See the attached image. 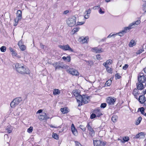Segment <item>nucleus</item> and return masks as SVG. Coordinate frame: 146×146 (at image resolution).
I'll list each match as a JSON object with an SVG mask.
<instances>
[{
	"label": "nucleus",
	"instance_id": "f257e3e1",
	"mask_svg": "<svg viewBox=\"0 0 146 146\" xmlns=\"http://www.w3.org/2000/svg\"><path fill=\"white\" fill-rule=\"evenodd\" d=\"M15 67L16 71L21 74H29L30 73V71L28 68L19 63H16L15 65Z\"/></svg>",
	"mask_w": 146,
	"mask_h": 146
},
{
	"label": "nucleus",
	"instance_id": "f03ea898",
	"mask_svg": "<svg viewBox=\"0 0 146 146\" xmlns=\"http://www.w3.org/2000/svg\"><path fill=\"white\" fill-rule=\"evenodd\" d=\"M141 21L140 20H137L133 22L130 24L128 27H125L123 30L119 33V35H118L120 36H122L125 33H126L127 31H129L131 29L134 27L136 25H139Z\"/></svg>",
	"mask_w": 146,
	"mask_h": 146
},
{
	"label": "nucleus",
	"instance_id": "7ed1b4c3",
	"mask_svg": "<svg viewBox=\"0 0 146 146\" xmlns=\"http://www.w3.org/2000/svg\"><path fill=\"white\" fill-rule=\"evenodd\" d=\"M22 100L21 98H17L14 99L10 103L11 108H14L19 105Z\"/></svg>",
	"mask_w": 146,
	"mask_h": 146
},
{
	"label": "nucleus",
	"instance_id": "20e7f679",
	"mask_svg": "<svg viewBox=\"0 0 146 146\" xmlns=\"http://www.w3.org/2000/svg\"><path fill=\"white\" fill-rule=\"evenodd\" d=\"M73 93L74 96L76 98L77 100V102L78 103V106H80L82 105V102L80 101V99L82 98V96L80 94L78 91L77 90H74L73 91Z\"/></svg>",
	"mask_w": 146,
	"mask_h": 146
},
{
	"label": "nucleus",
	"instance_id": "39448f33",
	"mask_svg": "<svg viewBox=\"0 0 146 146\" xmlns=\"http://www.w3.org/2000/svg\"><path fill=\"white\" fill-rule=\"evenodd\" d=\"M22 11L20 10H18L17 13L16 17L14 19L15 23L14 25L16 26L19 21L22 18Z\"/></svg>",
	"mask_w": 146,
	"mask_h": 146
},
{
	"label": "nucleus",
	"instance_id": "423d86ee",
	"mask_svg": "<svg viewBox=\"0 0 146 146\" xmlns=\"http://www.w3.org/2000/svg\"><path fill=\"white\" fill-rule=\"evenodd\" d=\"M76 20V18L75 17H73L68 18L66 20V23L69 27H72L75 25Z\"/></svg>",
	"mask_w": 146,
	"mask_h": 146
},
{
	"label": "nucleus",
	"instance_id": "0eeeda50",
	"mask_svg": "<svg viewBox=\"0 0 146 146\" xmlns=\"http://www.w3.org/2000/svg\"><path fill=\"white\" fill-rule=\"evenodd\" d=\"M138 79L139 82L145 83V85L146 86V78L143 73H140L139 75L138 76Z\"/></svg>",
	"mask_w": 146,
	"mask_h": 146
},
{
	"label": "nucleus",
	"instance_id": "6e6552de",
	"mask_svg": "<svg viewBox=\"0 0 146 146\" xmlns=\"http://www.w3.org/2000/svg\"><path fill=\"white\" fill-rule=\"evenodd\" d=\"M58 47L64 50H68L69 52H74V50L68 44L66 45H59Z\"/></svg>",
	"mask_w": 146,
	"mask_h": 146
},
{
	"label": "nucleus",
	"instance_id": "1a4fd4ad",
	"mask_svg": "<svg viewBox=\"0 0 146 146\" xmlns=\"http://www.w3.org/2000/svg\"><path fill=\"white\" fill-rule=\"evenodd\" d=\"M89 97L86 95H83L82 96V98L80 99V101L82 102H82L84 104H87L89 100Z\"/></svg>",
	"mask_w": 146,
	"mask_h": 146
},
{
	"label": "nucleus",
	"instance_id": "9d476101",
	"mask_svg": "<svg viewBox=\"0 0 146 146\" xmlns=\"http://www.w3.org/2000/svg\"><path fill=\"white\" fill-rule=\"evenodd\" d=\"M93 143L94 146H105L106 142L101 141L99 140H94Z\"/></svg>",
	"mask_w": 146,
	"mask_h": 146
},
{
	"label": "nucleus",
	"instance_id": "9b49d317",
	"mask_svg": "<svg viewBox=\"0 0 146 146\" xmlns=\"http://www.w3.org/2000/svg\"><path fill=\"white\" fill-rule=\"evenodd\" d=\"M116 99L114 98L111 97H108L106 100L107 103L109 105H113L115 102Z\"/></svg>",
	"mask_w": 146,
	"mask_h": 146
},
{
	"label": "nucleus",
	"instance_id": "f8f14e48",
	"mask_svg": "<svg viewBox=\"0 0 146 146\" xmlns=\"http://www.w3.org/2000/svg\"><path fill=\"white\" fill-rule=\"evenodd\" d=\"M67 71L68 73L73 75L77 76L79 74L78 72L76 70L73 68H69Z\"/></svg>",
	"mask_w": 146,
	"mask_h": 146
},
{
	"label": "nucleus",
	"instance_id": "ddd939ff",
	"mask_svg": "<svg viewBox=\"0 0 146 146\" xmlns=\"http://www.w3.org/2000/svg\"><path fill=\"white\" fill-rule=\"evenodd\" d=\"M49 118L46 113L44 112L42 113L38 116V118L40 120H46Z\"/></svg>",
	"mask_w": 146,
	"mask_h": 146
},
{
	"label": "nucleus",
	"instance_id": "4468645a",
	"mask_svg": "<svg viewBox=\"0 0 146 146\" xmlns=\"http://www.w3.org/2000/svg\"><path fill=\"white\" fill-rule=\"evenodd\" d=\"M91 50L92 51L96 53H100L102 52L103 50L101 48H99L98 47H94L91 48Z\"/></svg>",
	"mask_w": 146,
	"mask_h": 146
},
{
	"label": "nucleus",
	"instance_id": "2eb2a0df",
	"mask_svg": "<svg viewBox=\"0 0 146 146\" xmlns=\"http://www.w3.org/2000/svg\"><path fill=\"white\" fill-rule=\"evenodd\" d=\"M55 68V70L57 69H59L60 68H64L63 66L61 65L60 63L55 62L53 64Z\"/></svg>",
	"mask_w": 146,
	"mask_h": 146
},
{
	"label": "nucleus",
	"instance_id": "dca6fc26",
	"mask_svg": "<svg viewBox=\"0 0 146 146\" xmlns=\"http://www.w3.org/2000/svg\"><path fill=\"white\" fill-rule=\"evenodd\" d=\"M88 36L84 37L82 36L80 37L78 39V40L81 42L84 43L87 42V40H88Z\"/></svg>",
	"mask_w": 146,
	"mask_h": 146
},
{
	"label": "nucleus",
	"instance_id": "f3484780",
	"mask_svg": "<svg viewBox=\"0 0 146 146\" xmlns=\"http://www.w3.org/2000/svg\"><path fill=\"white\" fill-rule=\"evenodd\" d=\"M137 89L140 90H142L144 88L143 85V83L139 82L136 84Z\"/></svg>",
	"mask_w": 146,
	"mask_h": 146
},
{
	"label": "nucleus",
	"instance_id": "a211bd4d",
	"mask_svg": "<svg viewBox=\"0 0 146 146\" xmlns=\"http://www.w3.org/2000/svg\"><path fill=\"white\" fill-rule=\"evenodd\" d=\"M71 130L73 134L75 135H76L78 134V132L76 129L74 124H72L71 125Z\"/></svg>",
	"mask_w": 146,
	"mask_h": 146
},
{
	"label": "nucleus",
	"instance_id": "6ab92c4d",
	"mask_svg": "<svg viewBox=\"0 0 146 146\" xmlns=\"http://www.w3.org/2000/svg\"><path fill=\"white\" fill-rule=\"evenodd\" d=\"M133 94L134 96L137 99L138 96L139 95L138 91L137 89L135 88L134 89L133 92Z\"/></svg>",
	"mask_w": 146,
	"mask_h": 146
},
{
	"label": "nucleus",
	"instance_id": "aec40b11",
	"mask_svg": "<svg viewBox=\"0 0 146 146\" xmlns=\"http://www.w3.org/2000/svg\"><path fill=\"white\" fill-rule=\"evenodd\" d=\"M129 140V138L128 136H125L123 137V140L119 139L118 140H120V141L122 143H124L125 142L128 141Z\"/></svg>",
	"mask_w": 146,
	"mask_h": 146
},
{
	"label": "nucleus",
	"instance_id": "412c9836",
	"mask_svg": "<svg viewBox=\"0 0 146 146\" xmlns=\"http://www.w3.org/2000/svg\"><path fill=\"white\" fill-rule=\"evenodd\" d=\"M138 100L140 103L143 104L145 102V97L143 96H139Z\"/></svg>",
	"mask_w": 146,
	"mask_h": 146
},
{
	"label": "nucleus",
	"instance_id": "4be33fe9",
	"mask_svg": "<svg viewBox=\"0 0 146 146\" xmlns=\"http://www.w3.org/2000/svg\"><path fill=\"white\" fill-rule=\"evenodd\" d=\"M112 62V60L110 59L107 60L106 62L104 63L103 65L104 66H108V65L111 64Z\"/></svg>",
	"mask_w": 146,
	"mask_h": 146
},
{
	"label": "nucleus",
	"instance_id": "5701e85b",
	"mask_svg": "<svg viewBox=\"0 0 146 146\" xmlns=\"http://www.w3.org/2000/svg\"><path fill=\"white\" fill-rule=\"evenodd\" d=\"M94 112L96 114V115L97 117H100L101 115H102V114L100 112V110H95L94 111Z\"/></svg>",
	"mask_w": 146,
	"mask_h": 146
},
{
	"label": "nucleus",
	"instance_id": "b1692460",
	"mask_svg": "<svg viewBox=\"0 0 146 146\" xmlns=\"http://www.w3.org/2000/svg\"><path fill=\"white\" fill-rule=\"evenodd\" d=\"M60 90L58 89H55L53 90V94L54 95H57L60 94Z\"/></svg>",
	"mask_w": 146,
	"mask_h": 146
},
{
	"label": "nucleus",
	"instance_id": "393cba45",
	"mask_svg": "<svg viewBox=\"0 0 146 146\" xmlns=\"http://www.w3.org/2000/svg\"><path fill=\"white\" fill-rule=\"evenodd\" d=\"M62 59L64 61L69 62L70 61L71 57L70 56H67L66 57L63 56L62 57Z\"/></svg>",
	"mask_w": 146,
	"mask_h": 146
},
{
	"label": "nucleus",
	"instance_id": "a878e982",
	"mask_svg": "<svg viewBox=\"0 0 146 146\" xmlns=\"http://www.w3.org/2000/svg\"><path fill=\"white\" fill-rule=\"evenodd\" d=\"M60 110L63 113H67L68 112V109L67 108H62Z\"/></svg>",
	"mask_w": 146,
	"mask_h": 146
},
{
	"label": "nucleus",
	"instance_id": "bb28decb",
	"mask_svg": "<svg viewBox=\"0 0 146 146\" xmlns=\"http://www.w3.org/2000/svg\"><path fill=\"white\" fill-rule=\"evenodd\" d=\"M118 117L117 115H114L111 117V120L113 122H115L117 121Z\"/></svg>",
	"mask_w": 146,
	"mask_h": 146
},
{
	"label": "nucleus",
	"instance_id": "cd10ccee",
	"mask_svg": "<svg viewBox=\"0 0 146 146\" xmlns=\"http://www.w3.org/2000/svg\"><path fill=\"white\" fill-rule=\"evenodd\" d=\"M136 42L135 41L133 40H132L130 42L129 46L130 47H132L136 44Z\"/></svg>",
	"mask_w": 146,
	"mask_h": 146
},
{
	"label": "nucleus",
	"instance_id": "c85d7f7f",
	"mask_svg": "<svg viewBox=\"0 0 146 146\" xmlns=\"http://www.w3.org/2000/svg\"><path fill=\"white\" fill-rule=\"evenodd\" d=\"M104 66L106 67V70L109 73H112V69L111 68L109 67L108 66Z\"/></svg>",
	"mask_w": 146,
	"mask_h": 146
},
{
	"label": "nucleus",
	"instance_id": "c756f323",
	"mask_svg": "<svg viewBox=\"0 0 146 146\" xmlns=\"http://www.w3.org/2000/svg\"><path fill=\"white\" fill-rule=\"evenodd\" d=\"M52 137L53 138L56 140L58 139L59 138L58 135L56 133H53Z\"/></svg>",
	"mask_w": 146,
	"mask_h": 146
},
{
	"label": "nucleus",
	"instance_id": "7c9ffc66",
	"mask_svg": "<svg viewBox=\"0 0 146 146\" xmlns=\"http://www.w3.org/2000/svg\"><path fill=\"white\" fill-rule=\"evenodd\" d=\"M86 127L87 128L88 130H89L90 129L92 128V127L91 123L89 122L88 123L86 126Z\"/></svg>",
	"mask_w": 146,
	"mask_h": 146
},
{
	"label": "nucleus",
	"instance_id": "2f4dec72",
	"mask_svg": "<svg viewBox=\"0 0 146 146\" xmlns=\"http://www.w3.org/2000/svg\"><path fill=\"white\" fill-rule=\"evenodd\" d=\"M142 119V118L141 117H139L138 118L137 120L136 121V125H139V123L141 122V120Z\"/></svg>",
	"mask_w": 146,
	"mask_h": 146
},
{
	"label": "nucleus",
	"instance_id": "473e14b6",
	"mask_svg": "<svg viewBox=\"0 0 146 146\" xmlns=\"http://www.w3.org/2000/svg\"><path fill=\"white\" fill-rule=\"evenodd\" d=\"M20 49L22 51H24L25 50L26 48L25 46L24 45H21V46H19Z\"/></svg>",
	"mask_w": 146,
	"mask_h": 146
},
{
	"label": "nucleus",
	"instance_id": "72a5a7b5",
	"mask_svg": "<svg viewBox=\"0 0 146 146\" xmlns=\"http://www.w3.org/2000/svg\"><path fill=\"white\" fill-rule=\"evenodd\" d=\"M0 49L2 52H4L6 51V48L5 46H3L0 48Z\"/></svg>",
	"mask_w": 146,
	"mask_h": 146
},
{
	"label": "nucleus",
	"instance_id": "f704fd0d",
	"mask_svg": "<svg viewBox=\"0 0 146 146\" xmlns=\"http://www.w3.org/2000/svg\"><path fill=\"white\" fill-rule=\"evenodd\" d=\"M91 10L90 9L85 11V14L86 15H89L91 13Z\"/></svg>",
	"mask_w": 146,
	"mask_h": 146
},
{
	"label": "nucleus",
	"instance_id": "c9c22d12",
	"mask_svg": "<svg viewBox=\"0 0 146 146\" xmlns=\"http://www.w3.org/2000/svg\"><path fill=\"white\" fill-rule=\"evenodd\" d=\"M119 35V33H117L115 34H112V33H111L110 35H109L108 36L107 38H110L112 36H114L115 35Z\"/></svg>",
	"mask_w": 146,
	"mask_h": 146
},
{
	"label": "nucleus",
	"instance_id": "e433bc0d",
	"mask_svg": "<svg viewBox=\"0 0 146 146\" xmlns=\"http://www.w3.org/2000/svg\"><path fill=\"white\" fill-rule=\"evenodd\" d=\"M111 80H109L106 82V84L107 86H109L111 83Z\"/></svg>",
	"mask_w": 146,
	"mask_h": 146
},
{
	"label": "nucleus",
	"instance_id": "4c0bfd02",
	"mask_svg": "<svg viewBox=\"0 0 146 146\" xmlns=\"http://www.w3.org/2000/svg\"><path fill=\"white\" fill-rule=\"evenodd\" d=\"M80 29V28H78V27L74 28L72 30V31L73 32H74V33L77 32H78V31H79Z\"/></svg>",
	"mask_w": 146,
	"mask_h": 146
},
{
	"label": "nucleus",
	"instance_id": "58836bf2",
	"mask_svg": "<svg viewBox=\"0 0 146 146\" xmlns=\"http://www.w3.org/2000/svg\"><path fill=\"white\" fill-rule=\"evenodd\" d=\"M33 128L32 127H31L28 128L27 130V132L29 133H31L33 131Z\"/></svg>",
	"mask_w": 146,
	"mask_h": 146
},
{
	"label": "nucleus",
	"instance_id": "ea45409f",
	"mask_svg": "<svg viewBox=\"0 0 146 146\" xmlns=\"http://www.w3.org/2000/svg\"><path fill=\"white\" fill-rule=\"evenodd\" d=\"M139 110L141 112V114H143L144 113V108L143 107H141L139 108Z\"/></svg>",
	"mask_w": 146,
	"mask_h": 146
},
{
	"label": "nucleus",
	"instance_id": "a19ab883",
	"mask_svg": "<svg viewBox=\"0 0 146 146\" xmlns=\"http://www.w3.org/2000/svg\"><path fill=\"white\" fill-rule=\"evenodd\" d=\"M7 132L9 133H11L12 131V129L10 127H8L6 129Z\"/></svg>",
	"mask_w": 146,
	"mask_h": 146
},
{
	"label": "nucleus",
	"instance_id": "79ce46f5",
	"mask_svg": "<svg viewBox=\"0 0 146 146\" xmlns=\"http://www.w3.org/2000/svg\"><path fill=\"white\" fill-rule=\"evenodd\" d=\"M80 128H81L83 131H85L86 129V128L83 125H80Z\"/></svg>",
	"mask_w": 146,
	"mask_h": 146
},
{
	"label": "nucleus",
	"instance_id": "37998d69",
	"mask_svg": "<svg viewBox=\"0 0 146 146\" xmlns=\"http://www.w3.org/2000/svg\"><path fill=\"white\" fill-rule=\"evenodd\" d=\"M107 104L106 103H102L101 104L100 106V107L101 108H105Z\"/></svg>",
	"mask_w": 146,
	"mask_h": 146
},
{
	"label": "nucleus",
	"instance_id": "c03bdc74",
	"mask_svg": "<svg viewBox=\"0 0 146 146\" xmlns=\"http://www.w3.org/2000/svg\"><path fill=\"white\" fill-rule=\"evenodd\" d=\"M143 9L146 12V3L144 4L143 5Z\"/></svg>",
	"mask_w": 146,
	"mask_h": 146
},
{
	"label": "nucleus",
	"instance_id": "a18cd8bd",
	"mask_svg": "<svg viewBox=\"0 0 146 146\" xmlns=\"http://www.w3.org/2000/svg\"><path fill=\"white\" fill-rule=\"evenodd\" d=\"M89 134L92 137L94 136L95 135L94 131L90 132H89Z\"/></svg>",
	"mask_w": 146,
	"mask_h": 146
},
{
	"label": "nucleus",
	"instance_id": "49530a36",
	"mask_svg": "<svg viewBox=\"0 0 146 146\" xmlns=\"http://www.w3.org/2000/svg\"><path fill=\"white\" fill-rule=\"evenodd\" d=\"M143 51L144 50L143 49L139 50L136 52V53L137 54H139L141 53L142 52H143Z\"/></svg>",
	"mask_w": 146,
	"mask_h": 146
},
{
	"label": "nucleus",
	"instance_id": "de8ad7c7",
	"mask_svg": "<svg viewBox=\"0 0 146 146\" xmlns=\"http://www.w3.org/2000/svg\"><path fill=\"white\" fill-rule=\"evenodd\" d=\"M12 52V53L11 54L13 56H16L17 55V54L16 52L15 51V50Z\"/></svg>",
	"mask_w": 146,
	"mask_h": 146
},
{
	"label": "nucleus",
	"instance_id": "09e8293b",
	"mask_svg": "<svg viewBox=\"0 0 146 146\" xmlns=\"http://www.w3.org/2000/svg\"><path fill=\"white\" fill-rule=\"evenodd\" d=\"M86 62L88 64L90 65V66L93 64V62L92 61H86Z\"/></svg>",
	"mask_w": 146,
	"mask_h": 146
},
{
	"label": "nucleus",
	"instance_id": "8fccbe9b",
	"mask_svg": "<svg viewBox=\"0 0 146 146\" xmlns=\"http://www.w3.org/2000/svg\"><path fill=\"white\" fill-rule=\"evenodd\" d=\"M99 13L100 14H103L105 13V12L104 11H103L102 9L100 8Z\"/></svg>",
	"mask_w": 146,
	"mask_h": 146
},
{
	"label": "nucleus",
	"instance_id": "3c124183",
	"mask_svg": "<svg viewBox=\"0 0 146 146\" xmlns=\"http://www.w3.org/2000/svg\"><path fill=\"white\" fill-rule=\"evenodd\" d=\"M85 22V20L84 21H83L82 22H77V25H82Z\"/></svg>",
	"mask_w": 146,
	"mask_h": 146
},
{
	"label": "nucleus",
	"instance_id": "603ef678",
	"mask_svg": "<svg viewBox=\"0 0 146 146\" xmlns=\"http://www.w3.org/2000/svg\"><path fill=\"white\" fill-rule=\"evenodd\" d=\"M96 114L94 113H92L90 116V118L91 119H93L95 118L96 116Z\"/></svg>",
	"mask_w": 146,
	"mask_h": 146
},
{
	"label": "nucleus",
	"instance_id": "864d4df0",
	"mask_svg": "<svg viewBox=\"0 0 146 146\" xmlns=\"http://www.w3.org/2000/svg\"><path fill=\"white\" fill-rule=\"evenodd\" d=\"M128 65L127 64H125L124 66L123 67V69L124 70H125L128 68Z\"/></svg>",
	"mask_w": 146,
	"mask_h": 146
},
{
	"label": "nucleus",
	"instance_id": "5fc2aeb1",
	"mask_svg": "<svg viewBox=\"0 0 146 146\" xmlns=\"http://www.w3.org/2000/svg\"><path fill=\"white\" fill-rule=\"evenodd\" d=\"M76 146H82L80 143L77 141H75Z\"/></svg>",
	"mask_w": 146,
	"mask_h": 146
},
{
	"label": "nucleus",
	"instance_id": "6e6d98bb",
	"mask_svg": "<svg viewBox=\"0 0 146 146\" xmlns=\"http://www.w3.org/2000/svg\"><path fill=\"white\" fill-rule=\"evenodd\" d=\"M40 48L43 49L44 50H45L44 48H45V46L42 43H40Z\"/></svg>",
	"mask_w": 146,
	"mask_h": 146
},
{
	"label": "nucleus",
	"instance_id": "4d7b16f0",
	"mask_svg": "<svg viewBox=\"0 0 146 146\" xmlns=\"http://www.w3.org/2000/svg\"><path fill=\"white\" fill-rule=\"evenodd\" d=\"M96 58L97 59L100 60L101 59V56L100 54H97L96 55Z\"/></svg>",
	"mask_w": 146,
	"mask_h": 146
},
{
	"label": "nucleus",
	"instance_id": "13d9d810",
	"mask_svg": "<svg viewBox=\"0 0 146 146\" xmlns=\"http://www.w3.org/2000/svg\"><path fill=\"white\" fill-rule=\"evenodd\" d=\"M23 42L22 40H20V41H19L18 42V44L19 46H21V45H22Z\"/></svg>",
	"mask_w": 146,
	"mask_h": 146
},
{
	"label": "nucleus",
	"instance_id": "bf43d9fd",
	"mask_svg": "<svg viewBox=\"0 0 146 146\" xmlns=\"http://www.w3.org/2000/svg\"><path fill=\"white\" fill-rule=\"evenodd\" d=\"M115 78L117 79H119L120 78V76L118 74H117L115 75Z\"/></svg>",
	"mask_w": 146,
	"mask_h": 146
},
{
	"label": "nucleus",
	"instance_id": "052dcab7",
	"mask_svg": "<svg viewBox=\"0 0 146 146\" xmlns=\"http://www.w3.org/2000/svg\"><path fill=\"white\" fill-rule=\"evenodd\" d=\"M42 110H39L37 112H36V114L37 113H42Z\"/></svg>",
	"mask_w": 146,
	"mask_h": 146
},
{
	"label": "nucleus",
	"instance_id": "680f3d73",
	"mask_svg": "<svg viewBox=\"0 0 146 146\" xmlns=\"http://www.w3.org/2000/svg\"><path fill=\"white\" fill-rule=\"evenodd\" d=\"M89 17V15H84V17L85 19H88Z\"/></svg>",
	"mask_w": 146,
	"mask_h": 146
},
{
	"label": "nucleus",
	"instance_id": "e2e57ef3",
	"mask_svg": "<svg viewBox=\"0 0 146 146\" xmlns=\"http://www.w3.org/2000/svg\"><path fill=\"white\" fill-rule=\"evenodd\" d=\"M140 136L139 135V134H137L135 136V138H136V139H137V138H139V137H140Z\"/></svg>",
	"mask_w": 146,
	"mask_h": 146
},
{
	"label": "nucleus",
	"instance_id": "0e129e2a",
	"mask_svg": "<svg viewBox=\"0 0 146 146\" xmlns=\"http://www.w3.org/2000/svg\"><path fill=\"white\" fill-rule=\"evenodd\" d=\"M139 135L140 136H143L144 135V133L143 132H140V133H139Z\"/></svg>",
	"mask_w": 146,
	"mask_h": 146
},
{
	"label": "nucleus",
	"instance_id": "69168bd1",
	"mask_svg": "<svg viewBox=\"0 0 146 146\" xmlns=\"http://www.w3.org/2000/svg\"><path fill=\"white\" fill-rule=\"evenodd\" d=\"M69 12V11L68 10H66L64 11V12L63 14H66L67 13H68Z\"/></svg>",
	"mask_w": 146,
	"mask_h": 146
},
{
	"label": "nucleus",
	"instance_id": "338daca9",
	"mask_svg": "<svg viewBox=\"0 0 146 146\" xmlns=\"http://www.w3.org/2000/svg\"><path fill=\"white\" fill-rule=\"evenodd\" d=\"M9 50L11 52H12L14 50L11 47H10L9 48Z\"/></svg>",
	"mask_w": 146,
	"mask_h": 146
},
{
	"label": "nucleus",
	"instance_id": "774afa93",
	"mask_svg": "<svg viewBox=\"0 0 146 146\" xmlns=\"http://www.w3.org/2000/svg\"><path fill=\"white\" fill-rule=\"evenodd\" d=\"M96 7H97L99 8L100 7V6L98 5L97 6L94 7H93V9H96V8H95Z\"/></svg>",
	"mask_w": 146,
	"mask_h": 146
}]
</instances>
